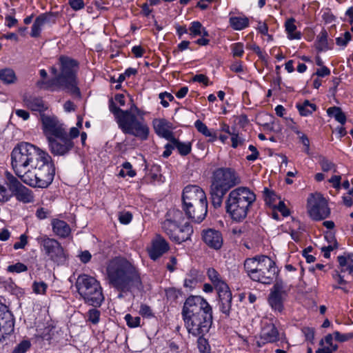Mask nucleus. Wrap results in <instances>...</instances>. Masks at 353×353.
<instances>
[{"mask_svg": "<svg viewBox=\"0 0 353 353\" xmlns=\"http://www.w3.org/2000/svg\"><path fill=\"white\" fill-rule=\"evenodd\" d=\"M79 62L65 55H61L56 65L50 68L53 78L37 82V85L50 91L63 90L72 95L81 98V94L78 87L77 72Z\"/></svg>", "mask_w": 353, "mask_h": 353, "instance_id": "nucleus-1", "label": "nucleus"}, {"mask_svg": "<svg viewBox=\"0 0 353 353\" xmlns=\"http://www.w3.org/2000/svg\"><path fill=\"white\" fill-rule=\"evenodd\" d=\"M181 315L188 333L194 336H204L212 325V308L201 296L188 297L183 303Z\"/></svg>", "mask_w": 353, "mask_h": 353, "instance_id": "nucleus-2", "label": "nucleus"}, {"mask_svg": "<svg viewBox=\"0 0 353 353\" xmlns=\"http://www.w3.org/2000/svg\"><path fill=\"white\" fill-rule=\"evenodd\" d=\"M106 274L108 283L121 292L143 289L139 270L125 258L115 257L110 260L106 267Z\"/></svg>", "mask_w": 353, "mask_h": 353, "instance_id": "nucleus-3", "label": "nucleus"}, {"mask_svg": "<svg viewBox=\"0 0 353 353\" xmlns=\"http://www.w3.org/2000/svg\"><path fill=\"white\" fill-rule=\"evenodd\" d=\"M55 167L51 156L47 152L43 157L19 178L26 185L39 188H46L53 181Z\"/></svg>", "mask_w": 353, "mask_h": 353, "instance_id": "nucleus-4", "label": "nucleus"}, {"mask_svg": "<svg viewBox=\"0 0 353 353\" xmlns=\"http://www.w3.org/2000/svg\"><path fill=\"white\" fill-rule=\"evenodd\" d=\"M183 209L188 217L195 223H201L208 212V201L205 192L195 185L185 187L182 194Z\"/></svg>", "mask_w": 353, "mask_h": 353, "instance_id": "nucleus-5", "label": "nucleus"}, {"mask_svg": "<svg viewBox=\"0 0 353 353\" xmlns=\"http://www.w3.org/2000/svg\"><path fill=\"white\" fill-rule=\"evenodd\" d=\"M255 200L256 194L248 188H235L229 193L225 201L226 212L233 221H242Z\"/></svg>", "mask_w": 353, "mask_h": 353, "instance_id": "nucleus-6", "label": "nucleus"}, {"mask_svg": "<svg viewBox=\"0 0 353 353\" xmlns=\"http://www.w3.org/2000/svg\"><path fill=\"white\" fill-rule=\"evenodd\" d=\"M47 152L41 150L36 145L28 143H17L11 152V165L13 170L19 178L23 173L27 172L39 160L43 157V154Z\"/></svg>", "mask_w": 353, "mask_h": 353, "instance_id": "nucleus-7", "label": "nucleus"}, {"mask_svg": "<svg viewBox=\"0 0 353 353\" xmlns=\"http://www.w3.org/2000/svg\"><path fill=\"white\" fill-rule=\"evenodd\" d=\"M239 183L241 179L233 169L220 168L215 170L210 188L212 205L215 208L220 207L226 192Z\"/></svg>", "mask_w": 353, "mask_h": 353, "instance_id": "nucleus-8", "label": "nucleus"}, {"mask_svg": "<svg viewBox=\"0 0 353 353\" xmlns=\"http://www.w3.org/2000/svg\"><path fill=\"white\" fill-rule=\"evenodd\" d=\"M183 212L177 209H170L161 223L163 231L173 242L180 244L190 239L193 233L192 226L185 223Z\"/></svg>", "mask_w": 353, "mask_h": 353, "instance_id": "nucleus-9", "label": "nucleus"}, {"mask_svg": "<svg viewBox=\"0 0 353 353\" xmlns=\"http://www.w3.org/2000/svg\"><path fill=\"white\" fill-rule=\"evenodd\" d=\"M244 269L254 281L270 284L278 272L274 261L266 256H256L244 261Z\"/></svg>", "mask_w": 353, "mask_h": 353, "instance_id": "nucleus-10", "label": "nucleus"}, {"mask_svg": "<svg viewBox=\"0 0 353 353\" xmlns=\"http://www.w3.org/2000/svg\"><path fill=\"white\" fill-rule=\"evenodd\" d=\"M77 292L85 303L94 307L101 306L104 300L103 290L99 281L88 274H81L76 281Z\"/></svg>", "mask_w": 353, "mask_h": 353, "instance_id": "nucleus-11", "label": "nucleus"}, {"mask_svg": "<svg viewBox=\"0 0 353 353\" xmlns=\"http://www.w3.org/2000/svg\"><path fill=\"white\" fill-rule=\"evenodd\" d=\"M125 134H130L139 140L146 141L149 137L150 128L143 117H138L132 112H125V117L121 119L118 125Z\"/></svg>", "mask_w": 353, "mask_h": 353, "instance_id": "nucleus-12", "label": "nucleus"}, {"mask_svg": "<svg viewBox=\"0 0 353 353\" xmlns=\"http://www.w3.org/2000/svg\"><path fill=\"white\" fill-rule=\"evenodd\" d=\"M36 241L41 252L50 259L56 263H63L66 260V255L61 244L55 239L50 238L46 234H41Z\"/></svg>", "mask_w": 353, "mask_h": 353, "instance_id": "nucleus-13", "label": "nucleus"}, {"mask_svg": "<svg viewBox=\"0 0 353 353\" xmlns=\"http://www.w3.org/2000/svg\"><path fill=\"white\" fill-rule=\"evenodd\" d=\"M307 208L310 217L314 221L325 219L330 214L326 199L320 194L311 195L307 199Z\"/></svg>", "mask_w": 353, "mask_h": 353, "instance_id": "nucleus-14", "label": "nucleus"}, {"mask_svg": "<svg viewBox=\"0 0 353 353\" xmlns=\"http://www.w3.org/2000/svg\"><path fill=\"white\" fill-rule=\"evenodd\" d=\"M40 120L42 124L43 133L47 141L53 137L65 134L67 130L57 117L41 114Z\"/></svg>", "mask_w": 353, "mask_h": 353, "instance_id": "nucleus-15", "label": "nucleus"}, {"mask_svg": "<svg viewBox=\"0 0 353 353\" xmlns=\"http://www.w3.org/2000/svg\"><path fill=\"white\" fill-rule=\"evenodd\" d=\"M48 148L54 156H65L74 148V143L68 138V132L65 134L53 137L47 141Z\"/></svg>", "mask_w": 353, "mask_h": 353, "instance_id": "nucleus-16", "label": "nucleus"}, {"mask_svg": "<svg viewBox=\"0 0 353 353\" xmlns=\"http://www.w3.org/2000/svg\"><path fill=\"white\" fill-rule=\"evenodd\" d=\"M57 14L54 12H45L39 14L34 20L30 36L37 38L40 36L42 27L46 24L55 23Z\"/></svg>", "mask_w": 353, "mask_h": 353, "instance_id": "nucleus-17", "label": "nucleus"}, {"mask_svg": "<svg viewBox=\"0 0 353 353\" xmlns=\"http://www.w3.org/2000/svg\"><path fill=\"white\" fill-rule=\"evenodd\" d=\"M170 249L168 241L161 235H157L152 240V246L149 249V256L152 260H157Z\"/></svg>", "mask_w": 353, "mask_h": 353, "instance_id": "nucleus-18", "label": "nucleus"}, {"mask_svg": "<svg viewBox=\"0 0 353 353\" xmlns=\"http://www.w3.org/2000/svg\"><path fill=\"white\" fill-rule=\"evenodd\" d=\"M217 292L219 297V307L220 311L228 317L232 310V294L229 286L222 288Z\"/></svg>", "mask_w": 353, "mask_h": 353, "instance_id": "nucleus-19", "label": "nucleus"}, {"mask_svg": "<svg viewBox=\"0 0 353 353\" xmlns=\"http://www.w3.org/2000/svg\"><path fill=\"white\" fill-rule=\"evenodd\" d=\"M202 239L208 247L216 250L221 249L223 243L222 234L214 229L204 230Z\"/></svg>", "mask_w": 353, "mask_h": 353, "instance_id": "nucleus-20", "label": "nucleus"}, {"mask_svg": "<svg viewBox=\"0 0 353 353\" xmlns=\"http://www.w3.org/2000/svg\"><path fill=\"white\" fill-rule=\"evenodd\" d=\"M153 126L155 133L159 137L169 141L174 137V133L171 130L172 125L167 120L164 119H155L153 121Z\"/></svg>", "mask_w": 353, "mask_h": 353, "instance_id": "nucleus-21", "label": "nucleus"}, {"mask_svg": "<svg viewBox=\"0 0 353 353\" xmlns=\"http://www.w3.org/2000/svg\"><path fill=\"white\" fill-rule=\"evenodd\" d=\"M0 330L3 334L8 335L14 331V319L12 314L3 305V310L0 312Z\"/></svg>", "mask_w": 353, "mask_h": 353, "instance_id": "nucleus-22", "label": "nucleus"}, {"mask_svg": "<svg viewBox=\"0 0 353 353\" xmlns=\"http://www.w3.org/2000/svg\"><path fill=\"white\" fill-rule=\"evenodd\" d=\"M261 339L264 341V343H274L279 341V331L274 323L264 324L261 332Z\"/></svg>", "mask_w": 353, "mask_h": 353, "instance_id": "nucleus-23", "label": "nucleus"}, {"mask_svg": "<svg viewBox=\"0 0 353 353\" xmlns=\"http://www.w3.org/2000/svg\"><path fill=\"white\" fill-rule=\"evenodd\" d=\"M23 103L25 106L31 110L32 111L39 112L41 114H44L48 107L43 101L42 98L33 96L24 97Z\"/></svg>", "mask_w": 353, "mask_h": 353, "instance_id": "nucleus-24", "label": "nucleus"}, {"mask_svg": "<svg viewBox=\"0 0 353 353\" xmlns=\"http://www.w3.org/2000/svg\"><path fill=\"white\" fill-rule=\"evenodd\" d=\"M51 225L52 232L59 238H66L71 232L70 225L63 220L53 219L51 221Z\"/></svg>", "mask_w": 353, "mask_h": 353, "instance_id": "nucleus-25", "label": "nucleus"}, {"mask_svg": "<svg viewBox=\"0 0 353 353\" xmlns=\"http://www.w3.org/2000/svg\"><path fill=\"white\" fill-rule=\"evenodd\" d=\"M341 272H347L353 276V254L344 253L337 257Z\"/></svg>", "mask_w": 353, "mask_h": 353, "instance_id": "nucleus-26", "label": "nucleus"}, {"mask_svg": "<svg viewBox=\"0 0 353 353\" xmlns=\"http://www.w3.org/2000/svg\"><path fill=\"white\" fill-rule=\"evenodd\" d=\"M207 275L216 291L228 287L220 274L213 268L208 269Z\"/></svg>", "mask_w": 353, "mask_h": 353, "instance_id": "nucleus-27", "label": "nucleus"}, {"mask_svg": "<svg viewBox=\"0 0 353 353\" xmlns=\"http://www.w3.org/2000/svg\"><path fill=\"white\" fill-rule=\"evenodd\" d=\"M17 200L24 203H31L34 200L32 191L22 185L14 193L12 194Z\"/></svg>", "mask_w": 353, "mask_h": 353, "instance_id": "nucleus-28", "label": "nucleus"}, {"mask_svg": "<svg viewBox=\"0 0 353 353\" xmlns=\"http://www.w3.org/2000/svg\"><path fill=\"white\" fill-rule=\"evenodd\" d=\"M315 47L318 52L327 51L332 49V45L330 46L327 41V33L323 30L318 35L315 42Z\"/></svg>", "mask_w": 353, "mask_h": 353, "instance_id": "nucleus-29", "label": "nucleus"}, {"mask_svg": "<svg viewBox=\"0 0 353 353\" xmlns=\"http://www.w3.org/2000/svg\"><path fill=\"white\" fill-rule=\"evenodd\" d=\"M4 182L12 194L23 185L17 177L8 171L5 172Z\"/></svg>", "mask_w": 353, "mask_h": 353, "instance_id": "nucleus-30", "label": "nucleus"}, {"mask_svg": "<svg viewBox=\"0 0 353 353\" xmlns=\"http://www.w3.org/2000/svg\"><path fill=\"white\" fill-rule=\"evenodd\" d=\"M284 296L270 292L268 296V303L271 307L279 312L283 310Z\"/></svg>", "mask_w": 353, "mask_h": 353, "instance_id": "nucleus-31", "label": "nucleus"}, {"mask_svg": "<svg viewBox=\"0 0 353 353\" xmlns=\"http://www.w3.org/2000/svg\"><path fill=\"white\" fill-rule=\"evenodd\" d=\"M170 142L174 143V148L181 156H187L192 151V143L190 142L180 141L178 139L175 138V137Z\"/></svg>", "mask_w": 353, "mask_h": 353, "instance_id": "nucleus-32", "label": "nucleus"}, {"mask_svg": "<svg viewBox=\"0 0 353 353\" xmlns=\"http://www.w3.org/2000/svg\"><path fill=\"white\" fill-rule=\"evenodd\" d=\"M229 22L231 27L236 30H241L249 26V19L246 17H231Z\"/></svg>", "mask_w": 353, "mask_h": 353, "instance_id": "nucleus-33", "label": "nucleus"}, {"mask_svg": "<svg viewBox=\"0 0 353 353\" xmlns=\"http://www.w3.org/2000/svg\"><path fill=\"white\" fill-rule=\"evenodd\" d=\"M327 113L329 117H334L341 125L345 123L347 118L340 107H330L327 110Z\"/></svg>", "mask_w": 353, "mask_h": 353, "instance_id": "nucleus-34", "label": "nucleus"}, {"mask_svg": "<svg viewBox=\"0 0 353 353\" xmlns=\"http://www.w3.org/2000/svg\"><path fill=\"white\" fill-rule=\"evenodd\" d=\"M196 129L206 137L210 138V141H214L216 139V133L208 129L207 125L200 120H196L194 123Z\"/></svg>", "mask_w": 353, "mask_h": 353, "instance_id": "nucleus-35", "label": "nucleus"}, {"mask_svg": "<svg viewBox=\"0 0 353 353\" xmlns=\"http://www.w3.org/2000/svg\"><path fill=\"white\" fill-rule=\"evenodd\" d=\"M294 19L292 18L287 20L285 24V30L290 39H300L301 33L296 31V26L294 24Z\"/></svg>", "mask_w": 353, "mask_h": 353, "instance_id": "nucleus-36", "label": "nucleus"}, {"mask_svg": "<svg viewBox=\"0 0 353 353\" xmlns=\"http://www.w3.org/2000/svg\"><path fill=\"white\" fill-rule=\"evenodd\" d=\"M296 108L301 116L307 117L316 111V105L311 103L308 100H305L302 103H297Z\"/></svg>", "mask_w": 353, "mask_h": 353, "instance_id": "nucleus-37", "label": "nucleus"}, {"mask_svg": "<svg viewBox=\"0 0 353 353\" xmlns=\"http://www.w3.org/2000/svg\"><path fill=\"white\" fill-rule=\"evenodd\" d=\"M0 80L6 84L14 83L17 77L14 70L11 68H5L0 70Z\"/></svg>", "mask_w": 353, "mask_h": 353, "instance_id": "nucleus-38", "label": "nucleus"}, {"mask_svg": "<svg viewBox=\"0 0 353 353\" xmlns=\"http://www.w3.org/2000/svg\"><path fill=\"white\" fill-rule=\"evenodd\" d=\"M110 111L114 114L116 117L118 125L121 122V119L125 117V112H129L130 110H123L120 108L117 107L114 103L112 99L110 100L109 102Z\"/></svg>", "mask_w": 353, "mask_h": 353, "instance_id": "nucleus-39", "label": "nucleus"}, {"mask_svg": "<svg viewBox=\"0 0 353 353\" xmlns=\"http://www.w3.org/2000/svg\"><path fill=\"white\" fill-rule=\"evenodd\" d=\"M319 163L321 165V170L323 172H329L331 170H332L334 172H336V165L326 157L320 156Z\"/></svg>", "mask_w": 353, "mask_h": 353, "instance_id": "nucleus-40", "label": "nucleus"}, {"mask_svg": "<svg viewBox=\"0 0 353 353\" xmlns=\"http://www.w3.org/2000/svg\"><path fill=\"white\" fill-rule=\"evenodd\" d=\"M263 196L267 205L276 207L275 202L279 198L274 191L265 188L263 191Z\"/></svg>", "mask_w": 353, "mask_h": 353, "instance_id": "nucleus-41", "label": "nucleus"}, {"mask_svg": "<svg viewBox=\"0 0 353 353\" xmlns=\"http://www.w3.org/2000/svg\"><path fill=\"white\" fill-rule=\"evenodd\" d=\"M270 292L279 294L283 296H286L288 294V290L286 285L281 280H276V283L271 289Z\"/></svg>", "mask_w": 353, "mask_h": 353, "instance_id": "nucleus-42", "label": "nucleus"}, {"mask_svg": "<svg viewBox=\"0 0 353 353\" xmlns=\"http://www.w3.org/2000/svg\"><path fill=\"white\" fill-rule=\"evenodd\" d=\"M123 168L119 171V176L125 177L126 176L134 177L136 175V171L132 169V165L130 162H125L122 165Z\"/></svg>", "mask_w": 353, "mask_h": 353, "instance_id": "nucleus-43", "label": "nucleus"}, {"mask_svg": "<svg viewBox=\"0 0 353 353\" xmlns=\"http://www.w3.org/2000/svg\"><path fill=\"white\" fill-rule=\"evenodd\" d=\"M28 267L25 264L18 262L13 265H10L7 268V271L10 273H21L26 272Z\"/></svg>", "mask_w": 353, "mask_h": 353, "instance_id": "nucleus-44", "label": "nucleus"}, {"mask_svg": "<svg viewBox=\"0 0 353 353\" xmlns=\"http://www.w3.org/2000/svg\"><path fill=\"white\" fill-rule=\"evenodd\" d=\"M101 312L96 308L90 310L87 313L88 321L92 324H97L100 319Z\"/></svg>", "mask_w": 353, "mask_h": 353, "instance_id": "nucleus-45", "label": "nucleus"}, {"mask_svg": "<svg viewBox=\"0 0 353 353\" xmlns=\"http://www.w3.org/2000/svg\"><path fill=\"white\" fill-rule=\"evenodd\" d=\"M125 320L128 327L134 328L140 326L141 318L139 316H132L130 314H127L125 316Z\"/></svg>", "mask_w": 353, "mask_h": 353, "instance_id": "nucleus-46", "label": "nucleus"}, {"mask_svg": "<svg viewBox=\"0 0 353 353\" xmlns=\"http://www.w3.org/2000/svg\"><path fill=\"white\" fill-rule=\"evenodd\" d=\"M231 50L233 57H241L244 53L243 44L241 42L233 43Z\"/></svg>", "mask_w": 353, "mask_h": 353, "instance_id": "nucleus-47", "label": "nucleus"}, {"mask_svg": "<svg viewBox=\"0 0 353 353\" xmlns=\"http://www.w3.org/2000/svg\"><path fill=\"white\" fill-rule=\"evenodd\" d=\"M202 28L203 26L199 21L192 22L189 28L190 35L193 37L200 35Z\"/></svg>", "mask_w": 353, "mask_h": 353, "instance_id": "nucleus-48", "label": "nucleus"}, {"mask_svg": "<svg viewBox=\"0 0 353 353\" xmlns=\"http://www.w3.org/2000/svg\"><path fill=\"white\" fill-rule=\"evenodd\" d=\"M47 288V284L43 281H34L32 284V290L36 294H45Z\"/></svg>", "mask_w": 353, "mask_h": 353, "instance_id": "nucleus-49", "label": "nucleus"}, {"mask_svg": "<svg viewBox=\"0 0 353 353\" xmlns=\"http://www.w3.org/2000/svg\"><path fill=\"white\" fill-rule=\"evenodd\" d=\"M139 314L141 315L143 318H152L154 316V313L151 307L146 305L142 303L140 306Z\"/></svg>", "mask_w": 353, "mask_h": 353, "instance_id": "nucleus-50", "label": "nucleus"}, {"mask_svg": "<svg viewBox=\"0 0 353 353\" xmlns=\"http://www.w3.org/2000/svg\"><path fill=\"white\" fill-rule=\"evenodd\" d=\"M230 136L232 147L233 148H236L239 145H241L243 143L244 140L236 132L235 128H232V133Z\"/></svg>", "mask_w": 353, "mask_h": 353, "instance_id": "nucleus-51", "label": "nucleus"}, {"mask_svg": "<svg viewBox=\"0 0 353 353\" xmlns=\"http://www.w3.org/2000/svg\"><path fill=\"white\" fill-rule=\"evenodd\" d=\"M351 39V34L349 32H345L343 37H339L336 39V43L339 46L345 47Z\"/></svg>", "mask_w": 353, "mask_h": 353, "instance_id": "nucleus-52", "label": "nucleus"}, {"mask_svg": "<svg viewBox=\"0 0 353 353\" xmlns=\"http://www.w3.org/2000/svg\"><path fill=\"white\" fill-rule=\"evenodd\" d=\"M198 347L201 353H211L207 341L203 336H198Z\"/></svg>", "mask_w": 353, "mask_h": 353, "instance_id": "nucleus-53", "label": "nucleus"}, {"mask_svg": "<svg viewBox=\"0 0 353 353\" xmlns=\"http://www.w3.org/2000/svg\"><path fill=\"white\" fill-rule=\"evenodd\" d=\"M30 342L28 341H23L18 344L14 349L16 353H26L30 347Z\"/></svg>", "mask_w": 353, "mask_h": 353, "instance_id": "nucleus-54", "label": "nucleus"}, {"mask_svg": "<svg viewBox=\"0 0 353 353\" xmlns=\"http://www.w3.org/2000/svg\"><path fill=\"white\" fill-rule=\"evenodd\" d=\"M28 236L26 234H23L19 236V241L16 242L13 245L14 250L23 249L28 244Z\"/></svg>", "mask_w": 353, "mask_h": 353, "instance_id": "nucleus-55", "label": "nucleus"}, {"mask_svg": "<svg viewBox=\"0 0 353 353\" xmlns=\"http://www.w3.org/2000/svg\"><path fill=\"white\" fill-rule=\"evenodd\" d=\"M132 219V214L130 212H120L119 215V220L122 224H128Z\"/></svg>", "mask_w": 353, "mask_h": 353, "instance_id": "nucleus-56", "label": "nucleus"}, {"mask_svg": "<svg viewBox=\"0 0 353 353\" xmlns=\"http://www.w3.org/2000/svg\"><path fill=\"white\" fill-rule=\"evenodd\" d=\"M302 332L304 334L305 339L312 342L314 338V330L313 328L309 327H304L302 329Z\"/></svg>", "mask_w": 353, "mask_h": 353, "instance_id": "nucleus-57", "label": "nucleus"}, {"mask_svg": "<svg viewBox=\"0 0 353 353\" xmlns=\"http://www.w3.org/2000/svg\"><path fill=\"white\" fill-rule=\"evenodd\" d=\"M68 3L75 11L83 9L85 6L83 0H68Z\"/></svg>", "mask_w": 353, "mask_h": 353, "instance_id": "nucleus-58", "label": "nucleus"}, {"mask_svg": "<svg viewBox=\"0 0 353 353\" xmlns=\"http://www.w3.org/2000/svg\"><path fill=\"white\" fill-rule=\"evenodd\" d=\"M248 149L252 152V154L246 157V159L249 161H255L259 155V152L256 148L252 145H250Z\"/></svg>", "mask_w": 353, "mask_h": 353, "instance_id": "nucleus-59", "label": "nucleus"}, {"mask_svg": "<svg viewBox=\"0 0 353 353\" xmlns=\"http://www.w3.org/2000/svg\"><path fill=\"white\" fill-rule=\"evenodd\" d=\"M197 284V279L194 277L190 276L189 278H186L184 280L183 286L186 288H189L190 290L195 288Z\"/></svg>", "mask_w": 353, "mask_h": 353, "instance_id": "nucleus-60", "label": "nucleus"}, {"mask_svg": "<svg viewBox=\"0 0 353 353\" xmlns=\"http://www.w3.org/2000/svg\"><path fill=\"white\" fill-rule=\"evenodd\" d=\"M301 142L305 147L304 151L309 154L310 152V140L308 137L303 133L301 132L300 135H298Z\"/></svg>", "mask_w": 353, "mask_h": 353, "instance_id": "nucleus-61", "label": "nucleus"}, {"mask_svg": "<svg viewBox=\"0 0 353 353\" xmlns=\"http://www.w3.org/2000/svg\"><path fill=\"white\" fill-rule=\"evenodd\" d=\"M50 212L44 208H39L37 210L36 216L39 219H46L50 215Z\"/></svg>", "mask_w": 353, "mask_h": 353, "instance_id": "nucleus-62", "label": "nucleus"}, {"mask_svg": "<svg viewBox=\"0 0 353 353\" xmlns=\"http://www.w3.org/2000/svg\"><path fill=\"white\" fill-rule=\"evenodd\" d=\"M145 52V49L141 46H135L132 48V52L136 58L142 57Z\"/></svg>", "mask_w": 353, "mask_h": 353, "instance_id": "nucleus-63", "label": "nucleus"}, {"mask_svg": "<svg viewBox=\"0 0 353 353\" xmlns=\"http://www.w3.org/2000/svg\"><path fill=\"white\" fill-rule=\"evenodd\" d=\"M6 26L12 28L17 25L18 20L13 16L8 14L5 17Z\"/></svg>", "mask_w": 353, "mask_h": 353, "instance_id": "nucleus-64", "label": "nucleus"}]
</instances>
